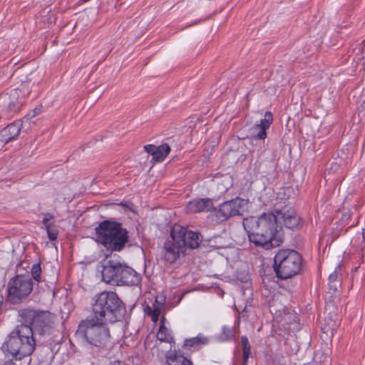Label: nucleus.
I'll list each match as a JSON object with an SVG mask.
<instances>
[{
    "label": "nucleus",
    "instance_id": "f257e3e1",
    "mask_svg": "<svg viewBox=\"0 0 365 365\" xmlns=\"http://www.w3.org/2000/svg\"><path fill=\"white\" fill-rule=\"evenodd\" d=\"M242 224L250 242L257 247L269 250L283 241L282 227L278 225L277 217L272 212L250 216L243 220Z\"/></svg>",
    "mask_w": 365,
    "mask_h": 365
},
{
    "label": "nucleus",
    "instance_id": "f03ea898",
    "mask_svg": "<svg viewBox=\"0 0 365 365\" xmlns=\"http://www.w3.org/2000/svg\"><path fill=\"white\" fill-rule=\"evenodd\" d=\"M108 322L92 316L81 320L76 331V337L82 346L93 354L107 351L111 344V335Z\"/></svg>",
    "mask_w": 365,
    "mask_h": 365
},
{
    "label": "nucleus",
    "instance_id": "7ed1b4c3",
    "mask_svg": "<svg viewBox=\"0 0 365 365\" xmlns=\"http://www.w3.org/2000/svg\"><path fill=\"white\" fill-rule=\"evenodd\" d=\"M91 304L93 317L113 324L124 319L127 310L125 304L114 292L103 291L96 294Z\"/></svg>",
    "mask_w": 365,
    "mask_h": 365
},
{
    "label": "nucleus",
    "instance_id": "20e7f679",
    "mask_svg": "<svg viewBox=\"0 0 365 365\" xmlns=\"http://www.w3.org/2000/svg\"><path fill=\"white\" fill-rule=\"evenodd\" d=\"M172 240L164 244V259L169 263L175 262L184 253L185 248H197L202 241L200 232L189 230L187 227L175 225L170 232Z\"/></svg>",
    "mask_w": 365,
    "mask_h": 365
},
{
    "label": "nucleus",
    "instance_id": "39448f33",
    "mask_svg": "<svg viewBox=\"0 0 365 365\" xmlns=\"http://www.w3.org/2000/svg\"><path fill=\"white\" fill-rule=\"evenodd\" d=\"M40 340V338L32 334L30 329L16 326L6 337L2 348L16 360H21L34 353Z\"/></svg>",
    "mask_w": 365,
    "mask_h": 365
},
{
    "label": "nucleus",
    "instance_id": "423d86ee",
    "mask_svg": "<svg viewBox=\"0 0 365 365\" xmlns=\"http://www.w3.org/2000/svg\"><path fill=\"white\" fill-rule=\"evenodd\" d=\"M97 242L111 251L120 252L128 242V231L123 227L120 222L106 220L101 222L95 228Z\"/></svg>",
    "mask_w": 365,
    "mask_h": 365
},
{
    "label": "nucleus",
    "instance_id": "0eeeda50",
    "mask_svg": "<svg viewBox=\"0 0 365 365\" xmlns=\"http://www.w3.org/2000/svg\"><path fill=\"white\" fill-rule=\"evenodd\" d=\"M104 282L116 285L137 286L141 282L140 274L125 263L110 259L104 262L102 269Z\"/></svg>",
    "mask_w": 365,
    "mask_h": 365
},
{
    "label": "nucleus",
    "instance_id": "6e6552de",
    "mask_svg": "<svg viewBox=\"0 0 365 365\" xmlns=\"http://www.w3.org/2000/svg\"><path fill=\"white\" fill-rule=\"evenodd\" d=\"M17 326L26 327L36 336L50 335L52 330V314L48 311L34 308H23L18 311Z\"/></svg>",
    "mask_w": 365,
    "mask_h": 365
},
{
    "label": "nucleus",
    "instance_id": "1a4fd4ad",
    "mask_svg": "<svg viewBox=\"0 0 365 365\" xmlns=\"http://www.w3.org/2000/svg\"><path fill=\"white\" fill-rule=\"evenodd\" d=\"M302 265V257L294 250H279L274 257V271L276 276L281 279H289L299 274Z\"/></svg>",
    "mask_w": 365,
    "mask_h": 365
},
{
    "label": "nucleus",
    "instance_id": "9d476101",
    "mask_svg": "<svg viewBox=\"0 0 365 365\" xmlns=\"http://www.w3.org/2000/svg\"><path fill=\"white\" fill-rule=\"evenodd\" d=\"M33 287L32 279L29 276L16 275L8 283L7 300L13 304H20L29 296Z\"/></svg>",
    "mask_w": 365,
    "mask_h": 365
},
{
    "label": "nucleus",
    "instance_id": "9b49d317",
    "mask_svg": "<svg viewBox=\"0 0 365 365\" xmlns=\"http://www.w3.org/2000/svg\"><path fill=\"white\" fill-rule=\"evenodd\" d=\"M33 75L34 73H31L27 76V80L22 82L19 88L11 91L10 93L5 97V103L9 115L19 111L24 103L25 97L28 96L31 92L29 88L34 86V83H31Z\"/></svg>",
    "mask_w": 365,
    "mask_h": 365
},
{
    "label": "nucleus",
    "instance_id": "f8f14e48",
    "mask_svg": "<svg viewBox=\"0 0 365 365\" xmlns=\"http://www.w3.org/2000/svg\"><path fill=\"white\" fill-rule=\"evenodd\" d=\"M242 203L243 200L237 197L222 202L218 209L214 207L213 210L220 221H225L230 217L242 215Z\"/></svg>",
    "mask_w": 365,
    "mask_h": 365
},
{
    "label": "nucleus",
    "instance_id": "ddd939ff",
    "mask_svg": "<svg viewBox=\"0 0 365 365\" xmlns=\"http://www.w3.org/2000/svg\"><path fill=\"white\" fill-rule=\"evenodd\" d=\"M277 222L283 223L289 230H297L301 227V217L292 207L284 206L281 210H274Z\"/></svg>",
    "mask_w": 365,
    "mask_h": 365
},
{
    "label": "nucleus",
    "instance_id": "4468645a",
    "mask_svg": "<svg viewBox=\"0 0 365 365\" xmlns=\"http://www.w3.org/2000/svg\"><path fill=\"white\" fill-rule=\"evenodd\" d=\"M214 206L210 198H200L193 200L186 205L187 213H197L201 212H209L213 210Z\"/></svg>",
    "mask_w": 365,
    "mask_h": 365
},
{
    "label": "nucleus",
    "instance_id": "2eb2a0df",
    "mask_svg": "<svg viewBox=\"0 0 365 365\" xmlns=\"http://www.w3.org/2000/svg\"><path fill=\"white\" fill-rule=\"evenodd\" d=\"M21 128L22 122L20 120H16L8 125L0 132L1 141L9 143V141L15 139L19 135Z\"/></svg>",
    "mask_w": 365,
    "mask_h": 365
},
{
    "label": "nucleus",
    "instance_id": "dca6fc26",
    "mask_svg": "<svg viewBox=\"0 0 365 365\" xmlns=\"http://www.w3.org/2000/svg\"><path fill=\"white\" fill-rule=\"evenodd\" d=\"M273 122V114L270 111H266L264 118L260 120L259 123L256 124L255 129L258 132L254 135L255 139L264 140L267 138V130Z\"/></svg>",
    "mask_w": 365,
    "mask_h": 365
},
{
    "label": "nucleus",
    "instance_id": "f3484780",
    "mask_svg": "<svg viewBox=\"0 0 365 365\" xmlns=\"http://www.w3.org/2000/svg\"><path fill=\"white\" fill-rule=\"evenodd\" d=\"M208 341V338L198 335L195 337L185 339L182 348L187 351L194 352L200 350Z\"/></svg>",
    "mask_w": 365,
    "mask_h": 365
},
{
    "label": "nucleus",
    "instance_id": "a211bd4d",
    "mask_svg": "<svg viewBox=\"0 0 365 365\" xmlns=\"http://www.w3.org/2000/svg\"><path fill=\"white\" fill-rule=\"evenodd\" d=\"M165 299L164 297L155 298V302L153 304V307L146 306L145 308V312L148 316L151 317L152 321L156 323L159 320V317L161 314L162 309L164 307Z\"/></svg>",
    "mask_w": 365,
    "mask_h": 365
},
{
    "label": "nucleus",
    "instance_id": "6ab92c4d",
    "mask_svg": "<svg viewBox=\"0 0 365 365\" xmlns=\"http://www.w3.org/2000/svg\"><path fill=\"white\" fill-rule=\"evenodd\" d=\"M168 365H192V361L176 350L170 351L165 354Z\"/></svg>",
    "mask_w": 365,
    "mask_h": 365
},
{
    "label": "nucleus",
    "instance_id": "aec40b11",
    "mask_svg": "<svg viewBox=\"0 0 365 365\" xmlns=\"http://www.w3.org/2000/svg\"><path fill=\"white\" fill-rule=\"evenodd\" d=\"M170 152V145L168 143H163L157 146L154 158V162H162Z\"/></svg>",
    "mask_w": 365,
    "mask_h": 365
},
{
    "label": "nucleus",
    "instance_id": "412c9836",
    "mask_svg": "<svg viewBox=\"0 0 365 365\" xmlns=\"http://www.w3.org/2000/svg\"><path fill=\"white\" fill-rule=\"evenodd\" d=\"M241 344L242 346L243 365H247L248 358L251 355V346L247 336L241 337Z\"/></svg>",
    "mask_w": 365,
    "mask_h": 365
},
{
    "label": "nucleus",
    "instance_id": "4be33fe9",
    "mask_svg": "<svg viewBox=\"0 0 365 365\" xmlns=\"http://www.w3.org/2000/svg\"><path fill=\"white\" fill-rule=\"evenodd\" d=\"M157 339L162 342L171 343L173 337L166 327L160 326L157 333Z\"/></svg>",
    "mask_w": 365,
    "mask_h": 365
},
{
    "label": "nucleus",
    "instance_id": "5701e85b",
    "mask_svg": "<svg viewBox=\"0 0 365 365\" xmlns=\"http://www.w3.org/2000/svg\"><path fill=\"white\" fill-rule=\"evenodd\" d=\"M340 266H337L335 268V270L334 272H332L329 277V285L331 289H333L334 291L337 290V287L340 283L339 279V270H340Z\"/></svg>",
    "mask_w": 365,
    "mask_h": 365
},
{
    "label": "nucleus",
    "instance_id": "b1692460",
    "mask_svg": "<svg viewBox=\"0 0 365 365\" xmlns=\"http://www.w3.org/2000/svg\"><path fill=\"white\" fill-rule=\"evenodd\" d=\"M31 276L32 278L39 282L41 281V267L40 263L33 264L31 267Z\"/></svg>",
    "mask_w": 365,
    "mask_h": 365
},
{
    "label": "nucleus",
    "instance_id": "393cba45",
    "mask_svg": "<svg viewBox=\"0 0 365 365\" xmlns=\"http://www.w3.org/2000/svg\"><path fill=\"white\" fill-rule=\"evenodd\" d=\"M233 332L232 329L223 327L222 329V332L219 336V338L221 341H227L232 338Z\"/></svg>",
    "mask_w": 365,
    "mask_h": 365
},
{
    "label": "nucleus",
    "instance_id": "a878e982",
    "mask_svg": "<svg viewBox=\"0 0 365 365\" xmlns=\"http://www.w3.org/2000/svg\"><path fill=\"white\" fill-rule=\"evenodd\" d=\"M46 232L48 237V239L51 241H54L57 239L58 235V230L56 228V225H53L52 226H46Z\"/></svg>",
    "mask_w": 365,
    "mask_h": 365
},
{
    "label": "nucleus",
    "instance_id": "bb28decb",
    "mask_svg": "<svg viewBox=\"0 0 365 365\" xmlns=\"http://www.w3.org/2000/svg\"><path fill=\"white\" fill-rule=\"evenodd\" d=\"M156 145L149 144L144 146V150L145 152H147L148 154H150L153 156L152 161L154 160L155 154L156 151Z\"/></svg>",
    "mask_w": 365,
    "mask_h": 365
},
{
    "label": "nucleus",
    "instance_id": "cd10ccee",
    "mask_svg": "<svg viewBox=\"0 0 365 365\" xmlns=\"http://www.w3.org/2000/svg\"><path fill=\"white\" fill-rule=\"evenodd\" d=\"M53 218V215H51L50 213L46 214L45 217L43 219V223L46 229V226H52L54 225L53 222H49L50 220H52Z\"/></svg>",
    "mask_w": 365,
    "mask_h": 365
},
{
    "label": "nucleus",
    "instance_id": "c85d7f7f",
    "mask_svg": "<svg viewBox=\"0 0 365 365\" xmlns=\"http://www.w3.org/2000/svg\"><path fill=\"white\" fill-rule=\"evenodd\" d=\"M235 309L237 312L239 313L240 317H247V307L245 306L242 309L240 310L241 307H238L235 305Z\"/></svg>",
    "mask_w": 365,
    "mask_h": 365
},
{
    "label": "nucleus",
    "instance_id": "c756f323",
    "mask_svg": "<svg viewBox=\"0 0 365 365\" xmlns=\"http://www.w3.org/2000/svg\"><path fill=\"white\" fill-rule=\"evenodd\" d=\"M362 237H363V240H364V245L362 246L361 251L363 252H365V229L364 230V231L362 232Z\"/></svg>",
    "mask_w": 365,
    "mask_h": 365
},
{
    "label": "nucleus",
    "instance_id": "7c9ffc66",
    "mask_svg": "<svg viewBox=\"0 0 365 365\" xmlns=\"http://www.w3.org/2000/svg\"><path fill=\"white\" fill-rule=\"evenodd\" d=\"M165 317L164 316H163L160 319V326L165 327Z\"/></svg>",
    "mask_w": 365,
    "mask_h": 365
},
{
    "label": "nucleus",
    "instance_id": "2f4dec72",
    "mask_svg": "<svg viewBox=\"0 0 365 365\" xmlns=\"http://www.w3.org/2000/svg\"><path fill=\"white\" fill-rule=\"evenodd\" d=\"M4 365H16L12 359H9L5 361Z\"/></svg>",
    "mask_w": 365,
    "mask_h": 365
},
{
    "label": "nucleus",
    "instance_id": "473e14b6",
    "mask_svg": "<svg viewBox=\"0 0 365 365\" xmlns=\"http://www.w3.org/2000/svg\"><path fill=\"white\" fill-rule=\"evenodd\" d=\"M110 365H121L120 361H114L110 363Z\"/></svg>",
    "mask_w": 365,
    "mask_h": 365
},
{
    "label": "nucleus",
    "instance_id": "72a5a7b5",
    "mask_svg": "<svg viewBox=\"0 0 365 365\" xmlns=\"http://www.w3.org/2000/svg\"><path fill=\"white\" fill-rule=\"evenodd\" d=\"M248 279V277L247 276H245V279H241L242 282H247V280Z\"/></svg>",
    "mask_w": 365,
    "mask_h": 365
},
{
    "label": "nucleus",
    "instance_id": "f704fd0d",
    "mask_svg": "<svg viewBox=\"0 0 365 365\" xmlns=\"http://www.w3.org/2000/svg\"><path fill=\"white\" fill-rule=\"evenodd\" d=\"M214 240L216 242L217 240H221V237H215Z\"/></svg>",
    "mask_w": 365,
    "mask_h": 365
},
{
    "label": "nucleus",
    "instance_id": "c9c22d12",
    "mask_svg": "<svg viewBox=\"0 0 365 365\" xmlns=\"http://www.w3.org/2000/svg\"><path fill=\"white\" fill-rule=\"evenodd\" d=\"M215 246L216 247H217V248H220V247H222V246H221V245H220V246L215 245Z\"/></svg>",
    "mask_w": 365,
    "mask_h": 365
}]
</instances>
